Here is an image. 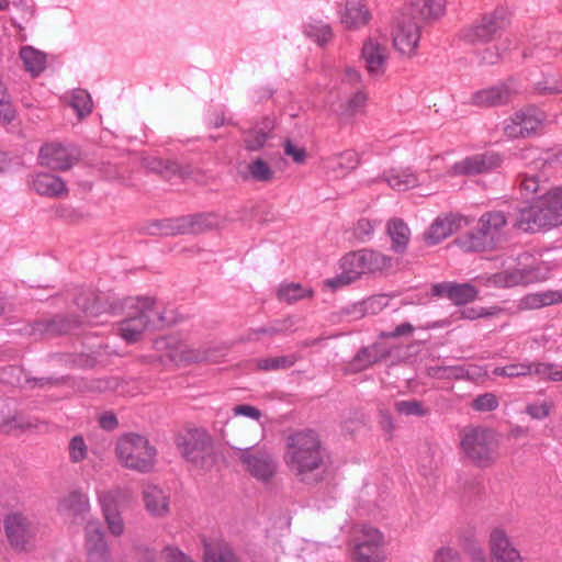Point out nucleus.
Returning a JSON list of instances; mask_svg holds the SVG:
<instances>
[{
	"instance_id": "nucleus-1",
	"label": "nucleus",
	"mask_w": 562,
	"mask_h": 562,
	"mask_svg": "<svg viewBox=\"0 0 562 562\" xmlns=\"http://www.w3.org/2000/svg\"><path fill=\"white\" fill-rule=\"evenodd\" d=\"M514 225L526 233L562 225V187L546 190L532 204L520 209Z\"/></svg>"
},
{
	"instance_id": "nucleus-2",
	"label": "nucleus",
	"mask_w": 562,
	"mask_h": 562,
	"mask_svg": "<svg viewBox=\"0 0 562 562\" xmlns=\"http://www.w3.org/2000/svg\"><path fill=\"white\" fill-rule=\"evenodd\" d=\"M508 218L502 211L493 210L483 213L473 232L460 236L458 246L470 252L493 251L502 247L508 237Z\"/></svg>"
},
{
	"instance_id": "nucleus-3",
	"label": "nucleus",
	"mask_w": 562,
	"mask_h": 562,
	"mask_svg": "<svg viewBox=\"0 0 562 562\" xmlns=\"http://www.w3.org/2000/svg\"><path fill=\"white\" fill-rule=\"evenodd\" d=\"M284 462L301 480L317 470L323 463V449L317 434L304 430L291 435L286 442Z\"/></svg>"
},
{
	"instance_id": "nucleus-4",
	"label": "nucleus",
	"mask_w": 562,
	"mask_h": 562,
	"mask_svg": "<svg viewBox=\"0 0 562 562\" xmlns=\"http://www.w3.org/2000/svg\"><path fill=\"white\" fill-rule=\"evenodd\" d=\"M459 449L463 458L477 468L492 467L499 457L498 435L483 426H469L460 434Z\"/></svg>"
},
{
	"instance_id": "nucleus-5",
	"label": "nucleus",
	"mask_w": 562,
	"mask_h": 562,
	"mask_svg": "<svg viewBox=\"0 0 562 562\" xmlns=\"http://www.w3.org/2000/svg\"><path fill=\"white\" fill-rule=\"evenodd\" d=\"M128 315L120 322L117 330L127 342L139 340L145 330L159 328L170 324L156 308V303L149 297H135L125 301Z\"/></svg>"
},
{
	"instance_id": "nucleus-6",
	"label": "nucleus",
	"mask_w": 562,
	"mask_h": 562,
	"mask_svg": "<svg viewBox=\"0 0 562 562\" xmlns=\"http://www.w3.org/2000/svg\"><path fill=\"white\" fill-rule=\"evenodd\" d=\"M392 258L371 249H362L346 255L341 260V273L327 279L326 285L337 289L358 280L362 274L383 272L392 267Z\"/></svg>"
},
{
	"instance_id": "nucleus-7",
	"label": "nucleus",
	"mask_w": 562,
	"mask_h": 562,
	"mask_svg": "<svg viewBox=\"0 0 562 562\" xmlns=\"http://www.w3.org/2000/svg\"><path fill=\"white\" fill-rule=\"evenodd\" d=\"M115 452L124 468L139 473L151 472L156 465V448L147 437L132 432L119 438Z\"/></svg>"
},
{
	"instance_id": "nucleus-8",
	"label": "nucleus",
	"mask_w": 562,
	"mask_h": 562,
	"mask_svg": "<svg viewBox=\"0 0 562 562\" xmlns=\"http://www.w3.org/2000/svg\"><path fill=\"white\" fill-rule=\"evenodd\" d=\"M422 37V27L408 14H401L393 21L391 40L394 49L404 57L412 58L417 54Z\"/></svg>"
},
{
	"instance_id": "nucleus-9",
	"label": "nucleus",
	"mask_w": 562,
	"mask_h": 562,
	"mask_svg": "<svg viewBox=\"0 0 562 562\" xmlns=\"http://www.w3.org/2000/svg\"><path fill=\"white\" fill-rule=\"evenodd\" d=\"M181 454L191 463L201 469H206L211 465L212 448L210 436L199 429L187 431L180 436L177 441Z\"/></svg>"
},
{
	"instance_id": "nucleus-10",
	"label": "nucleus",
	"mask_w": 562,
	"mask_h": 562,
	"mask_svg": "<svg viewBox=\"0 0 562 562\" xmlns=\"http://www.w3.org/2000/svg\"><path fill=\"white\" fill-rule=\"evenodd\" d=\"M4 531L12 548L26 551L33 548L38 528L27 516L13 513L4 519Z\"/></svg>"
},
{
	"instance_id": "nucleus-11",
	"label": "nucleus",
	"mask_w": 562,
	"mask_h": 562,
	"mask_svg": "<svg viewBox=\"0 0 562 562\" xmlns=\"http://www.w3.org/2000/svg\"><path fill=\"white\" fill-rule=\"evenodd\" d=\"M167 356L176 363H193V362H218L224 356L217 347H210L204 350L194 349L187 341L178 340L169 337L166 340Z\"/></svg>"
},
{
	"instance_id": "nucleus-12",
	"label": "nucleus",
	"mask_w": 562,
	"mask_h": 562,
	"mask_svg": "<svg viewBox=\"0 0 562 562\" xmlns=\"http://www.w3.org/2000/svg\"><path fill=\"white\" fill-rule=\"evenodd\" d=\"M124 497L125 493L120 487L101 491L98 493V501L101 507L102 516L109 532L114 537H120L125 530V524L119 507L120 502Z\"/></svg>"
},
{
	"instance_id": "nucleus-13",
	"label": "nucleus",
	"mask_w": 562,
	"mask_h": 562,
	"mask_svg": "<svg viewBox=\"0 0 562 562\" xmlns=\"http://www.w3.org/2000/svg\"><path fill=\"white\" fill-rule=\"evenodd\" d=\"M83 533V547L89 562H111V551L106 543L101 524L97 518L86 520Z\"/></svg>"
},
{
	"instance_id": "nucleus-14",
	"label": "nucleus",
	"mask_w": 562,
	"mask_h": 562,
	"mask_svg": "<svg viewBox=\"0 0 562 562\" xmlns=\"http://www.w3.org/2000/svg\"><path fill=\"white\" fill-rule=\"evenodd\" d=\"M470 221L461 214L449 213L438 216L423 235L424 243L427 246H436L448 238L453 233L469 226Z\"/></svg>"
},
{
	"instance_id": "nucleus-15",
	"label": "nucleus",
	"mask_w": 562,
	"mask_h": 562,
	"mask_svg": "<svg viewBox=\"0 0 562 562\" xmlns=\"http://www.w3.org/2000/svg\"><path fill=\"white\" fill-rule=\"evenodd\" d=\"M361 58L370 76H382L386 70L389 49L381 36H370L362 46Z\"/></svg>"
},
{
	"instance_id": "nucleus-16",
	"label": "nucleus",
	"mask_w": 562,
	"mask_h": 562,
	"mask_svg": "<svg viewBox=\"0 0 562 562\" xmlns=\"http://www.w3.org/2000/svg\"><path fill=\"white\" fill-rule=\"evenodd\" d=\"M239 459L245 470L258 481L268 482L277 472V462L265 451L245 450Z\"/></svg>"
},
{
	"instance_id": "nucleus-17",
	"label": "nucleus",
	"mask_w": 562,
	"mask_h": 562,
	"mask_svg": "<svg viewBox=\"0 0 562 562\" xmlns=\"http://www.w3.org/2000/svg\"><path fill=\"white\" fill-rule=\"evenodd\" d=\"M542 119L536 109L517 111L504 122V134L509 138L527 137L536 133Z\"/></svg>"
},
{
	"instance_id": "nucleus-18",
	"label": "nucleus",
	"mask_w": 562,
	"mask_h": 562,
	"mask_svg": "<svg viewBox=\"0 0 562 562\" xmlns=\"http://www.w3.org/2000/svg\"><path fill=\"white\" fill-rule=\"evenodd\" d=\"M488 548L494 562H524L503 528L496 527L491 531Z\"/></svg>"
},
{
	"instance_id": "nucleus-19",
	"label": "nucleus",
	"mask_w": 562,
	"mask_h": 562,
	"mask_svg": "<svg viewBox=\"0 0 562 562\" xmlns=\"http://www.w3.org/2000/svg\"><path fill=\"white\" fill-rule=\"evenodd\" d=\"M499 164L501 159L496 154L474 155L456 162L447 173L450 176H473L490 171Z\"/></svg>"
},
{
	"instance_id": "nucleus-20",
	"label": "nucleus",
	"mask_w": 562,
	"mask_h": 562,
	"mask_svg": "<svg viewBox=\"0 0 562 562\" xmlns=\"http://www.w3.org/2000/svg\"><path fill=\"white\" fill-rule=\"evenodd\" d=\"M38 160L44 167L65 171L75 165L76 156L61 144L48 143L41 147Z\"/></svg>"
},
{
	"instance_id": "nucleus-21",
	"label": "nucleus",
	"mask_w": 562,
	"mask_h": 562,
	"mask_svg": "<svg viewBox=\"0 0 562 562\" xmlns=\"http://www.w3.org/2000/svg\"><path fill=\"white\" fill-rule=\"evenodd\" d=\"M211 215L187 216L166 220L161 223V232L166 235L198 234L213 226Z\"/></svg>"
},
{
	"instance_id": "nucleus-22",
	"label": "nucleus",
	"mask_w": 562,
	"mask_h": 562,
	"mask_svg": "<svg viewBox=\"0 0 562 562\" xmlns=\"http://www.w3.org/2000/svg\"><path fill=\"white\" fill-rule=\"evenodd\" d=\"M144 508L154 518H165L170 514V495L156 484H146L142 491Z\"/></svg>"
},
{
	"instance_id": "nucleus-23",
	"label": "nucleus",
	"mask_w": 562,
	"mask_h": 562,
	"mask_svg": "<svg viewBox=\"0 0 562 562\" xmlns=\"http://www.w3.org/2000/svg\"><path fill=\"white\" fill-rule=\"evenodd\" d=\"M360 162L357 151L348 149L322 159V168L334 179H342Z\"/></svg>"
},
{
	"instance_id": "nucleus-24",
	"label": "nucleus",
	"mask_w": 562,
	"mask_h": 562,
	"mask_svg": "<svg viewBox=\"0 0 562 562\" xmlns=\"http://www.w3.org/2000/svg\"><path fill=\"white\" fill-rule=\"evenodd\" d=\"M57 510L59 514L74 519L80 517L87 520L91 510L89 496L79 490L70 491L59 498Z\"/></svg>"
},
{
	"instance_id": "nucleus-25",
	"label": "nucleus",
	"mask_w": 562,
	"mask_h": 562,
	"mask_svg": "<svg viewBox=\"0 0 562 562\" xmlns=\"http://www.w3.org/2000/svg\"><path fill=\"white\" fill-rule=\"evenodd\" d=\"M31 184L33 190L42 196L61 199L68 195L66 182L49 172L35 173L31 179Z\"/></svg>"
},
{
	"instance_id": "nucleus-26",
	"label": "nucleus",
	"mask_w": 562,
	"mask_h": 562,
	"mask_svg": "<svg viewBox=\"0 0 562 562\" xmlns=\"http://www.w3.org/2000/svg\"><path fill=\"white\" fill-rule=\"evenodd\" d=\"M383 180L396 191H407L426 182L424 173H416L411 168H391L383 173Z\"/></svg>"
},
{
	"instance_id": "nucleus-27",
	"label": "nucleus",
	"mask_w": 562,
	"mask_h": 562,
	"mask_svg": "<svg viewBox=\"0 0 562 562\" xmlns=\"http://www.w3.org/2000/svg\"><path fill=\"white\" fill-rule=\"evenodd\" d=\"M274 123L271 119L265 117L251 128L244 133L245 148L251 151L260 150L271 137Z\"/></svg>"
},
{
	"instance_id": "nucleus-28",
	"label": "nucleus",
	"mask_w": 562,
	"mask_h": 562,
	"mask_svg": "<svg viewBox=\"0 0 562 562\" xmlns=\"http://www.w3.org/2000/svg\"><path fill=\"white\" fill-rule=\"evenodd\" d=\"M510 88L503 83L481 89L472 94V103L479 106H495L508 102L512 98Z\"/></svg>"
},
{
	"instance_id": "nucleus-29",
	"label": "nucleus",
	"mask_w": 562,
	"mask_h": 562,
	"mask_svg": "<svg viewBox=\"0 0 562 562\" xmlns=\"http://www.w3.org/2000/svg\"><path fill=\"white\" fill-rule=\"evenodd\" d=\"M501 29V20L495 16H485L479 24L468 31L465 37L473 44L487 43L495 37Z\"/></svg>"
},
{
	"instance_id": "nucleus-30",
	"label": "nucleus",
	"mask_w": 562,
	"mask_h": 562,
	"mask_svg": "<svg viewBox=\"0 0 562 562\" xmlns=\"http://www.w3.org/2000/svg\"><path fill=\"white\" fill-rule=\"evenodd\" d=\"M371 18V14L363 0H348L346 10L341 14V23L347 29H359L364 26Z\"/></svg>"
},
{
	"instance_id": "nucleus-31",
	"label": "nucleus",
	"mask_w": 562,
	"mask_h": 562,
	"mask_svg": "<svg viewBox=\"0 0 562 562\" xmlns=\"http://www.w3.org/2000/svg\"><path fill=\"white\" fill-rule=\"evenodd\" d=\"M203 562H240L234 549L225 542H204Z\"/></svg>"
},
{
	"instance_id": "nucleus-32",
	"label": "nucleus",
	"mask_w": 562,
	"mask_h": 562,
	"mask_svg": "<svg viewBox=\"0 0 562 562\" xmlns=\"http://www.w3.org/2000/svg\"><path fill=\"white\" fill-rule=\"evenodd\" d=\"M386 232L392 241V249L403 254L411 239V229L407 224L401 218H392L387 222Z\"/></svg>"
},
{
	"instance_id": "nucleus-33",
	"label": "nucleus",
	"mask_w": 562,
	"mask_h": 562,
	"mask_svg": "<svg viewBox=\"0 0 562 562\" xmlns=\"http://www.w3.org/2000/svg\"><path fill=\"white\" fill-rule=\"evenodd\" d=\"M559 303H562V290H549L544 292L530 293L524 296L518 306L520 310H537Z\"/></svg>"
},
{
	"instance_id": "nucleus-34",
	"label": "nucleus",
	"mask_w": 562,
	"mask_h": 562,
	"mask_svg": "<svg viewBox=\"0 0 562 562\" xmlns=\"http://www.w3.org/2000/svg\"><path fill=\"white\" fill-rule=\"evenodd\" d=\"M20 58L25 70L33 77L38 76L46 67V55L32 46H23Z\"/></svg>"
},
{
	"instance_id": "nucleus-35",
	"label": "nucleus",
	"mask_w": 562,
	"mask_h": 562,
	"mask_svg": "<svg viewBox=\"0 0 562 562\" xmlns=\"http://www.w3.org/2000/svg\"><path fill=\"white\" fill-rule=\"evenodd\" d=\"M438 289H440V294L446 295L456 304H465L473 301L477 295V291L470 284L447 283L438 286Z\"/></svg>"
},
{
	"instance_id": "nucleus-36",
	"label": "nucleus",
	"mask_w": 562,
	"mask_h": 562,
	"mask_svg": "<svg viewBox=\"0 0 562 562\" xmlns=\"http://www.w3.org/2000/svg\"><path fill=\"white\" fill-rule=\"evenodd\" d=\"M529 278L525 270L521 269H508L498 273L493 274L488 278V282L499 288H510L522 283H527Z\"/></svg>"
},
{
	"instance_id": "nucleus-37",
	"label": "nucleus",
	"mask_w": 562,
	"mask_h": 562,
	"mask_svg": "<svg viewBox=\"0 0 562 562\" xmlns=\"http://www.w3.org/2000/svg\"><path fill=\"white\" fill-rule=\"evenodd\" d=\"M246 179L257 182H270L274 179V170L268 161L262 158H256L247 164Z\"/></svg>"
},
{
	"instance_id": "nucleus-38",
	"label": "nucleus",
	"mask_w": 562,
	"mask_h": 562,
	"mask_svg": "<svg viewBox=\"0 0 562 562\" xmlns=\"http://www.w3.org/2000/svg\"><path fill=\"white\" fill-rule=\"evenodd\" d=\"M384 543L383 533L374 527L363 525L356 530L355 544H366L373 549H383Z\"/></svg>"
},
{
	"instance_id": "nucleus-39",
	"label": "nucleus",
	"mask_w": 562,
	"mask_h": 562,
	"mask_svg": "<svg viewBox=\"0 0 562 562\" xmlns=\"http://www.w3.org/2000/svg\"><path fill=\"white\" fill-rule=\"evenodd\" d=\"M312 295L313 291L311 289L303 288L299 283L282 284L278 290V299L286 303H294Z\"/></svg>"
},
{
	"instance_id": "nucleus-40",
	"label": "nucleus",
	"mask_w": 562,
	"mask_h": 562,
	"mask_svg": "<svg viewBox=\"0 0 562 562\" xmlns=\"http://www.w3.org/2000/svg\"><path fill=\"white\" fill-rule=\"evenodd\" d=\"M351 557L356 562H383L385 560L383 549H373L366 544H353Z\"/></svg>"
},
{
	"instance_id": "nucleus-41",
	"label": "nucleus",
	"mask_w": 562,
	"mask_h": 562,
	"mask_svg": "<svg viewBox=\"0 0 562 562\" xmlns=\"http://www.w3.org/2000/svg\"><path fill=\"white\" fill-rule=\"evenodd\" d=\"M496 376L521 378L532 375L531 362L510 363L505 367H496L493 370Z\"/></svg>"
},
{
	"instance_id": "nucleus-42",
	"label": "nucleus",
	"mask_w": 562,
	"mask_h": 562,
	"mask_svg": "<svg viewBox=\"0 0 562 562\" xmlns=\"http://www.w3.org/2000/svg\"><path fill=\"white\" fill-rule=\"evenodd\" d=\"M362 88V75L359 69L353 66H345L340 71V91L347 89Z\"/></svg>"
},
{
	"instance_id": "nucleus-43",
	"label": "nucleus",
	"mask_w": 562,
	"mask_h": 562,
	"mask_svg": "<svg viewBox=\"0 0 562 562\" xmlns=\"http://www.w3.org/2000/svg\"><path fill=\"white\" fill-rule=\"evenodd\" d=\"M16 112L11 103L7 87L0 79V123L10 124L15 119Z\"/></svg>"
},
{
	"instance_id": "nucleus-44",
	"label": "nucleus",
	"mask_w": 562,
	"mask_h": 562,
	"mask_svg": "<svg viewBox=\"0 0 562 562\" xmlns=\"http://www.w3.org/2000/svg\"><path fill=\"white\" fill-rule=\"evenodd\" d=\"M88 452L89 448L82 436L77 435L69 440L68 453L69 460L72 463H79L86 460L88 457Z\"/></svg>"
},
{
	"instance_id": "nucleus-45",
	"label": "nucleus",
	"mask_w": 562,
	"mask_h": 562,
	"mask_svg": "<svg viewBox=\"0 0 562 562\" xmlns=\"http://www.w3.org/2000/svg\"><path fill=\"white\" fill-rule=\"evenodd\" d=\"M295 355L280 356L274 358H266L258 361V367L261 370H280L288 369L296 362Z\"/></svg>"
},
{
	"instance_id": "nucleus-46",
	"label": "nucleus",
	"mask_w": 562,
	"mask_h": 562,
	"mask_svg": "<svg viewBox=\"0 0 562 562\" xmlns=\"http://www.w3.org/2000/svg\"><path fill=\"white\" fill-rule=\"evenodd\" d=\"M70 105L79 116L88 115L92 110L90 94L86 90L74 91L70 98Z\"/></svg>"
},
{
	"instance_id": "nucleus-47",
	"label": "nucleus",
	"mask_w": 562,
	"mask_h": 562,
	"mask_svg": "<svg viewBox=\"0 0 562 562\" xmlns=\"http://www.w3.org/2000/svg\"><path fill=\"white\" fill-rule=\"evenodd\" d=\"M395 411L405 416H425L429 412L422 402L416 400L396 402Z\"/></svg>"
},
{
	"instance_id": "nucleus-48",
	"label": "nucleus",
	"mask_w": 562,
	"mask_h": 562,
	"mask_svg": "<svg viewBox=\"0 0 562 562\" xmlns=\"http://www.w3.org/2000/svg\"><path fill=\"white\" fill-rule=\"evenodd\" d=\"M367 100L368 95L363 88L355 89L346 101L345 113L347 115H355L366 106Z\"/></svg>"
},
{
	"instance_id": "nucleus-49",
	"label": "nucleus",
	"mask_w": 562,
	"mask_h": 562,
	"mask_svg": "<svg viewBox=\"0 0 562 562\" xmlns=\"http://www.w3.org/2000/svg\"><path fill=\"white\" fill-rule=\"evenodd\" d=\"M305 33L319 45L326 44L333 36L330 27L323 23L306 25Z\"/></svg>"
},
{
	"instance_id": "nucleus-50",
	"label": "nucleus",
	"mask_w": 562,
	"mask_h": 562,
	"mask_svg": "<svg viewBox=\"0 0 562 562\" xmlns=\"http://www.w3.org/2000/svg\"><path fill=\"white\" fill-rule=\"evenodd\" d=\"M554 408V404L551 401H536L526 406V413L532 419H544L550 416Z\"/></svg>"
},
{
	"instance_id": "nucleus-51",
	"label": "nucleus",
	"mask_w": 562,
	"mask_h": 562,
	"mask_svg": "<svg viewBox=\"0 0 562 562\" xmlns=\"http://www.w3.org/2000/svg\"><path fill=\"white\" fill-rule=\"evenodd\" d=\"M520 190L526 196H529L540 192L543 193L548 189L544 186V181H540L538 177L524 175L520 178Z\"/></svg>"
},
{
	"instance_id": "nucleus-52",
	"label": "nucleus",
	"mask_w": 562,
	"mask_h": 562,
	"mask_svg": "<svg viewBox=\"0 0 562 562\" xmlns=\"http://www.w3.org/2000/svg\"><path fill=\"white\" fill-rule=\"evenodd\" d=\"M162 562H195L190 555L176 546H166L160 550Z\"/></svg>"
},
{
	"instance_id": "nucleus-53",
	"label": "nucleus",
	"mask_w": 562,
	"mask_h": 562,
	"mask_svg": "<svg viewBox=\"0 0 562 562\" xmlns=\"http://www.w3.org/2000/svg\"><path fill=\"white\" fill-rule=\"evenodd\" d=\"M19 426L16 417L9 408V405L5 402L0 401V431L11 432Z\"/></svg>"
},
{
	"instance_id": "nucleus-54",
	"label": "nucleus",
	"mask_w": 562,
	"mask_h": 562,
	"mask_svg": "<svg viewBox=\"0 0 562 562\" xmlns=\"http://www.w3.org/2000/svg\"><path fill=\"white\" fill-rule=\"evenodd\" d=\"M420 12L426 18L441 16L446 11L447 0H420Z\"/></svg>"
},
{
	"instance_id": "nucleus-55",
	"label": "nucleus",
	"mask_w": 562,
	"mask_h": 562,
	"mask_svg": "<svg viewBox=\"0 0 562 562\" xmlns=\"http://www.w3.org/2000/svg\"><path fill=\"white\" fill-rule=\"evenodd\" d=\"M498 406V398L493 393H484L479 395L472 402V407L479 412H491Z\"/></svg>"
},
{
	"instance_id": "nucleus-56",
	"label": "nucleus",
	"mask_w": 562,
	"mask_h": 562,
	"mask_svg": "<svg viewBox=\"0 0 562 562\" xmlns=\"http://www.w3.org/2000/svg\"><path fill=\"white\" fill-rule=\"evenodd\" d=\"M380 223L369 218H360L355 225L353 232L358 239L368 240Z\"/></svg>"
},
{
	"instance_id": "nucleus-57",
	"label": "nucleus",
	"mask_w": 562,
	"mask_h": 562,
	"mask_svg": "<svg viewBox=\"0 0 562 562\" xmlns=\"http://www.w3.org/2000/svg\"><path fill=\"white\" fill-rule=\"evenodd\" d=\"M375 361H378V353L375 348H366L356 356L353 360V369L362 370Z\"/></svg>"
},
{
	"instance_id": "nucleus-58",
	"label": "nucleus",
	"mask_w": 562,
	"mask_h": 562,
	"mask_svg": "<svg viewBox=\"0 0 562 562\" xmlns=\"http://www.w3.org/2000/svg\"><path fill=\"white\" fill-rule=\"evenodd\" d=\"M532 374L538 375L542 380L552 381L554 374L558 373V366L546 362H531Z\"/></svg>"
},
{
	"instance_id": "nucleus-59",
	"label": "nucleus",
	"mask_w": 562,
	"mask_h": 562,
	"mask_svg": "<svg viewBox=\"0 0 562 562\" xmlns=\"http://www.w3.org/2000/svg\"><path fill=\"white\" fill-rule=\"evenodd\" d=\"M432 562H461V557L451 547H440L435 551Z\"/></svg>"
},
{
	"instance_id": "nucleus-60",
	"label": "nucleus",
	"mask_w": 562,
	"mask_h": 562,
	"mask_svg": "<svg viewBox=\"0 0 562 562\" xmlns=\"http://www.w3.org/2000/svg\"><path fill=\"white\" fill-rule=\"evenodd\" d=\"M502 312L501 307L493 306L490 308L480 307L479 310L465 308L462 311V317L469 319H475L483 316H495Z\"/></svg>"
},
{
	"instance_id": "nucleus-61",
	"label": "nucleus",
	"mask_w": 562,
	"mask_h": 562,
	"mask_svg": "<svg viewBox=\"0 0 562 562\" xmlns=\"http://www.w3.org/2000/svg\"><path fill=\"white\" fill-rule=\"evenodd\" d=\"M284 153L292 157L297 164H303L306 158V150L303 147H299L291 142H286L284 145Z\"/></svg>"
},
{
	"instance_id": "nucleus-62",
	"label": "nucleus",
	"mask_w": 562,
	"mask_h": 562,
	"mask_svg": "<svg viewBox=\"0 0 562 562\" xmlns=\"http://www.w3.org/2000/svg\"><path fill=\"white\" fill-rule=\"evenodd\" d=\"M234 415L246 416L252 419L258 420L261 417V413L258 408L250 405H237L234 407Z\"/></svg>"
},
{
	"instance_id": "nucleus-63",
	"label": "nucleus",
	"mask_w": 562,
	"mask_h": 562,
	"mask_svg": "<svg viewBox=\"0 0 562 562\" xmlns=\"http://www.w3.org/2000/svg\"><path fill=\"white\" fill-rule=\"evenodd\" d=\"M414 330V327L409 323H403L395 327V329L392 333H389L387 337H400L412 334Z\"/></svg>"
},
{
	"instance_id": "nucleus-64",
	"label": "nucleus",
	"mask_w": 562,
	"mask_h": 562,
	"mask_svg": "<svg viewBox=\"0 0 562 562\" xmlns=\"http://www.w3.org/2000/svg\"><path fill=\"white\" fill-rule=\"evenodd\" d=\"M471 558L474 562H488L487 555L481 547L472 549Z\"/></svg>"
}]
</instances>
